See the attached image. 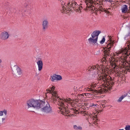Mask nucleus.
<instances>
[{
	"mask_svg": "<svg viewBox=\"0 0 130 130\" xmlns=\"http://www.w3.org/2000/svg\"><path fill=\"white\" fill-rule=\"evenodd\" d=\"M105 1H107V0H105Z\"/></svg>",
	"mask_w": 130,
	"mask_h": 130,
	"instance_id": "63",
	"label": "nucleus"
},
{
	"mask_svg": "<svg viewBox=\"0 0 130 130\" xmlns=\"http://www.w3.org/2000/svg\"><path fill=\"white\" fill-rule=\"evenodd\" d=\"M11 69L12 71V74L14 77L19 76L22 73L21 69L17 66H14Z\"/></svg>",
	"mask_w": 130,
	"mask_h": 130,
	"instance_id": "6",
	"label": "nucleus"
},
{
	"mask_svg": "<svg viewBox=\"0 0 130 130\" xmlns=\"http://www.w3.org/2000/svg\"><path fill=\"white\" fill-rule=\"evenodd\" d=\"M62 2H61V4H62Z\"/></svg>",
	"mask_w": 130,
	"mask_h": 130,
	"instance_id": "62",
	"label": "nucleus"
},
{
	"mask_svg": "<svg viewBox=\"0 0 130 130\" xmlns=\"http://www.w3.org/2000/svg\"><path fill=\"white\" fill-rule=\"evenodd\" d=\"M2 62V60L1 59H0V63H1Z\"/></svg>",
	"mask_w": 130,
	"mask_h": 130,
	"instance_id": "57",
	"label": "nucleus"
},
{
	"mask_svg": "<svg viewBox=\"0 0 130 130\" xmlns=\"http://www.w3.org/2000/svg\"><path fill=\"white\" fill-rule=\"evenodd\" d=\"M104 90H105V91L106 92H107L108 91V89H104V88H103V90L102 89H100V90H93V89L92 90V93H96L97 94L98 93H102L103 92H105V91Z\"/></svg>",
	"mask_w": 130,
	"mask_h": 130,
	"instance_id": "13",
	"label": "nucleus"
},
{
	"mask_svg": "<svg viewBox=\"0 0 130 130\" xmlns=\"http://www.w3.org/2000/svg\"><path fill=\"white\" fill-rule=\"evenodd\" d=\"M9 35L8 32L6 31L2 32L0 35V38L2 40H6L9 38Z\"/></svg>",
	"mask_w": 130,
	"mask_h": 130,
	"instance_id": "10",
	"label": "nucleus"
},
{
	"mask_svg": "<svg viewBox=\"0 0 130 130\" xmlns=\"http://www.w3.org/2000/svg\"><path fill=\"white\" fill-rule=\"evenodd\" d=\"M51 91L52 90H55V87L54 86H53L51 88Z\"/></svg>",
	"mask_w": 130,
	"mask_h": 130,
	"instance_id": "41",
	"label": "nucleus"
},
{
	"mask_svg": "<svg viewBox=\"0 0 130 130\" xmlns=\"http://www.w3.org/2000/svg\"><path fill=\"white\" fill-rule=\"evenodd\" d=\"M101 11L104 12L105 13L109 12V11L106 10V9L105 8H103L102 7Z\"/></svg>",
	"mask_w": 130,
	"mask_h": 130,
	"instance_id": "25",
	"label": "nucleus"
},
{
	"mask_svg": "<svg viewBox=\"0 0 130 130\" xmlns=\"http://www.w3.org/2000/svg\"><path fill=\"white\" fill-rule=\"evenodd\" d=\"M3 113H4V114L5 115H6L7 114V111L6 110L4 109L3 111Z\"/></svg>",
	"mask_w": 130,
	"mask_h": 130,
	"instance_id": "36",
	"label": "nucleus"
},
{
	"mask_svg": "<svg viewBox=\"0 0 130 130\" xmlns=\"http://www.w3.org/2000/svg\"><path fill=\"white\" fill-rule=\"evenodd\" d=\"M128 94V92L126 93V95H122L120 98H119V99L117 101L118 102H120L122 101V100L125 97H126L127 95Z\"/></svg>",
	"mask_w": 130,
	"mask_h": 130,
	"instance_id": "18",
	"label": "nucleus"
},
{
	"mask_svg": "<svg viewBox=\"0 0 130 130\" xmlns=\"http://www.w3.org/2000/svg\"><path fill=\"white\" fill-rule=\"evenodd\" d=\"M127 6L126 5H123L121 8L122 12V13H126V12L128 11Z\"/></svg>",
	"mask_w": 130,
	"mask_h": 130,
	"instance_id": "16",
	"label": "nucleus"
},
{
	"mask_svg": "<svg viewBox=\"0 0 130 130\" xmlns=\"http://www.w3.org/2000/svg\"><path fill=\"white\" fill-rule=\"evenodd\" d=\"M34 100V99H31L27 101L26 103L28 108L33 107Z\"/></svg>",
	"mask_w": 130,
	"mask_h": 130,
	"instance_id": "12",
	"label": "nucleus"
},
{
	"mask_svg": "<svg viewBox=\"0 0 130 130\" xmlns=\"http://www.w3.org/2000/svg\"><path fill=\"white\" fill-rule=\"evenodd\" d=\"M85 93H83L81 95H82V96H84V95H85Z\"/></svg>",
	"mask_w": 130,
	"mask_h": 130,
	"instance_id": "54",
	"label": "nucleus"
},
{
	"mask_svg": "<svg viewBox=\"0 0 130 130\" xmlns=\"http://www.w3.org/2000/svg\"><path fill=\"white\" fill-rule=\"evenodd\" d=\"M52 94L53 96H54V95L55 94H56V92L54 91V90H53L52 91Z\"/></svg>",
	"mask_w": 130,
	"mask_h": 130,
	"instance_id": "35",
	"label": "nucleus"
},
{
	"mask_svg": "<svg viewBox=\"0 0 130 130\" xmlns=\"http://www.w3.org/2000/svg\"><path fill=\"white\" fill-rule=\"evenodd\" d=\"M102 111V110H100V112H101Z\"/></svg>",
	"mask_w": 130,
	"mask_h": 130,
	"instance_id": "60",
	"label": "nucleus"
},
{
	"mask_svg": "<svg viewBox=\"0 0 130 130\" xmlns=\"http://www.w3.org/2000/svg\"><path fill=\"white\" fill-rule=\"evenodd\" d=\"M111 79L110 80V79H109V83H110L109 84H108V83H107V84H106L105 85L107 84V85L108 86V85H110V84H111V85H113L114 84V83L113 82H110V81H111Z\"/></svg>",
	"mask_w": 130,
	"mask_h": 130,
	"instance_id": "30",
	"label": "nucleus"
},
{
	"mask_svg": "<svg viewBox=\"0 0 130 130\" xmlns=\"http://www.w3.org/2000/svg\"><path fill=\"white\" fill-rule=\"evenodd\" d=\"M83 86H82V87H80L79 88V90L81 91L82 90V88H83Z\"/></svg>",
	"mask_w": 130,
	"mask_h": 130,
	"instance_id": "47",
	"label": "nucleus"
},
{
	"mask_svg": "<svg viewBox=\"0 0 130 130\" xmlns=\"http://www.w3.org/2000/svg\"><path fill=\"white\" fill-rule=\"evenodd\" d=\"M107 0V1H108V2H109L110 3H111V2L112 1H111V0Z\"/></svg>",
	"mask_w": 130,
	"mask_h": 130,
	"instance_id": "53",
	"label": "nucleus"
},
{
	"mask_svg": "<svg viewBox=\"0 0 130 130\" xmlns=\"http://www.w3.org/2000/svg\"><path fill=\"white\" fill-rule=\"evenodd\" d=\"M62 79L61 76L60 75L54 74L53 75L51 76L50 79L53 82L56 80H60Z\"/></svg>",
	"mask_w": 130,
	"mask_h": 130,
	"instance_id": "9",
	"label": "nucleus"
},
{
	"mask_svg": "<svg viewBox=\"0 0 130 130\" xmlns=\"http://www.w3.org/2000/svg\"><path fill=\"white\" fill-rule=\"evenodd\" d=\"M111 78V77L109 76H108L107 74H105L102 76H101L99 77V82L100 83H102V82H103L104 83L102 84L104 85V86H105V83H106V84H107V83L109 84V80L110 79V80Z\"/></svg>",
	"mask_w": 130,
	"mask_h": 130,
	"instance_id": "4",
	"label": "nucleus"
},
{
	"mask_svg": "<svg viewBox=\"0 0 130 130\" xmlns=\"http://www.w3.org/2000/svg\"><path fill=\"white\" fill-rule=\"evenodd\" d=\"M119 130H124L123 129H119Z\"/></svg>",
	"mask_w": 130,
	"mask_h": 130,
	"instance_id": "61",
	"label": "nucleus"
},
{
	"mask_svg": "<svg viewBox=\"0 0 130 130\" xmlns=\"http://www.w3.org/2000/svg\"><path fill=\"white\" fill-rule=\"evenodd\" d=\"M101 32V31L99 30H96L92 32L91 35L92 37L88 39V41L90 44L94 45L97 42L98 36Z\"/></svg>",
	"mask_w": 130,
	"mask_h": 130,
	"instance_id": "1",
	"label": "nucleus"
},
{
	"mask_svg": "<svg viewBox=\"0 0 130 130\" xmlns=\"http://www.w3.org/2000/svg\"><path fill=\"white\" fill-rule=\"evenodd\" d=\"M54 97H53V99H54V101H58V99H57V98H55V99H54Z\"/></svg>",
	"mask_w": 130,
	"mask_h": 130,
	"instance_id": "45",
	"label": "nucleus"
},
{
	"mask_svg": "<svg viewBox=\"0 0 130 130\" xmlns=\"http://www.w3.org/2000/svg\"><path fill=\"white\" fill-rule=\"evenodd\" d=\"M62 12H63L64 11H65V10H67V11H68V9H67L66 8H65V7L64 6H63L62 7Z\"/></svg>",
	"mask_w": 130,
	"mask_h": 130,
	"instance_id": "32",
	"label": "nucleus"
},
{
	"mask_svg": "<svg viewBox=\"0 0 130 130\" xmlns=\"http://www.w3.org/2000/svg\"><path fill=\"white\" fill-rule=\"evenodd\" d=\"M114 41H112V40H110V42L109 43L107 44L106 47L104 48V51H103V52L104 53V57L103 58L104 59L105 61H106V58L107 56H110V55L109 54L110 52V49L113 46L114 44Z\"/></svg>",
	"mask_w": 130,
	"mask_h": 130,
	"instance_id": "2",
	"label": "nucleus"
},
{
	"mask_svg": "<svg viewBox=\"0 0 130 130\" xmlns=\"http://www.w3.org/2000/svg\"><path fill=\"white\" fill-rule=\"evenodd\" d=\"M105 38L104 37H103L102 40L100 41V43L101 44H103L105 42Z\"/></svg>",
	"mask_w": 130,
	"mask_h": 130,
	"instance_id": "26",
	"label": "nucleus"
},
{
	"mask_svg": "<svg viewBox=\"0 0 130 130\" xmlns=\"http://www.w3.org/2000/svg\"><path fill=\"white\" fill-rule=\"evenodd\" d=\"M38 67V70L40 71L42 69L43 62L41 60H39L37 62Z\"/></svg>",
	"mask_w": 130,
	"mask_h": 130,
	"instance_id": "15",
	"label": "nucleus"
},
{
	"mask_svg": "<svg viewBox=\"0 0 130 130\" xmlns=\"http://www.w3.org/2000/svg\"><path fill=\"white\" fill-rule=\"evenodd\" d=\"M73 4V3H71L70 4L69 2L67 4V8L68 9V11H69L70 8H71L72 7V4Z\"/></svg>",
	"mask_w": 130,
	"mask_h": 130,
	"instance_id": "19",
	"label": "nucleus"
},
{
	"mask_svg": "<svg viewBox=\"0 0 130 130\" xmlns=\"http://www.w3.org/2000/svg\"><path fill=\"white\" fill-rule=\"evenodd\" d=\"M112 64L113 66H115V67H113L114 68H115L117 66L116 65V63H112Z\"/></svg>",
	"mask_w": 130,
	"mask_h": 130,
	"instance_id": "40",
	"label": "nucleus"
},
{
	"mask_svg": "<svg viewBox=\"0 0 130 130\" xmlns=\"http://www.w3.org/2000/svg\"><path fill=\"white\" fill-rule=\"evenodd\" d=\"M95 118L94 116H93L92 115L90 116L89 118V119L90 118L92 121H93L94 120V118Z\"/></svg>",
	"mask_w": 130,
	"mask_h": 130,
	"instance_id": "33",
	"label": "nucleus"
},
{
	"mask_svg": "<svg viewBox=\"0 0 130 130\" xmlns=\"http://www.w3.org/2000/svg\"><path fill=\"white\" fill-rule=\"evenodd\" d=\"M88 2L90 4V5L91 4L92 9L91 10L92 11H95L96 12L97 11L96 9L95 8V7L94 6L95 4V2H94L92 0H88Z\"/></svg>",
	"mask_w": 130,
	"mask_h": 130,
	"instance_id": "14",
	"label": "nucleus"
},
{
	"mask_svg": "<svg viewBox=\"0 0 130 130\" xmlns=\"http://www.w3.org/2000/svg\"><path fill=\"white\" fill-rule=\"evenodd\" d=\"M46 91H49L50 92H50V93H52V92L51 91V90H50V89H47L46 90Z\"/></svg>",
	"mask_w": 130,
	"mask_h": 130,
	"instance_id": "43",
	"label": "nucleus"
},
{
	"mask_svg": "<svg viewBox=\"0 0 130 130\" xmlns=\"http://www.w3.org/2000/svg\"><path fill=\"white\" fill-rule=\"evenodd\" d=\"M75 115H74V114H72L71 115V116H75Z\"/></svg>",
	"mask_w": 130,
	"mask_h": 130,
	"instance_id": "58",
	"label": "nucleus"
},
{
	"mask_svg": "<svg viewBox=\"0 0 130 130\" xmlns=\"http://www.w3.org/2000/svg\"><path fill=\"white\" fill-rule=\"evenodd\" d=\"M87 89H89V91H92V89L91 88H88Z\"/></svg>",
	"mask_w": 130,
	"mask_h": 130,
	"instance_id": "50",
	"label": "nucleus"
},
{
	"mask_svg": "<svg viewBox=\"0 0 130 130\" xmlns=\"http://www.w3.org/2000/svg\"><path fill=\"white\" fill-rule=\"evenodd\" d=\"M130 13V10H128V11H127L126 13Z\"/></svg>",
	"mask_w": 130,
	"mask_h": 130,
	"instance_id": "48",
	"label": "nucleus"
},
{
	"mask_svg": "<svg viewBox=\"0 0 130 130\" xmlns=\"http://www.w3.org/2000/svg\"><path fill=\"white\" fill-rule=\"evenodd\" d=\"M128 48H129L128 49V51H130V45L128 47Z\"/></svg>",
	"mask_w": 130,
	"mask_h": 130,
	"instance_id": "51",
	"label": "nucleus"
},
{
	"mask_svg": "<svg viewBox=\"0 0 130 130\" xmlns=\"http://www.w3.org/2000/svg\"><path fill=\"white\" fill-rule=\"evenodd\" d=\"M94 115L96 117H95V118H96V122L94 123V124H95V123H96V122H98V121H100V119H99L98 118H97V117H97V115H95V113H94Z\"/></svg>",
	"mask_w": 130,
	"mask_h": 130,
	"instance_id": "29",
	"label": "nucleus"
},
{
	"mask_svg": "<svg viewBox=\"0 0 130 130\" xmlns=\"http://www.w3.org/2000/svg\"><path fill=\"white\" fill-rule=\"evenodd\" d=\"M88 118H89V117H88V118H86V120H88Z\"/></svg>",
	"mask_w": 130,
	"mask_h": 130,
	"instance_id": "56",
	"label": "nucleus"
},
{
	"mask_svg": "<svg viewBox=\"0 0 130 130\" xmlns=\"http://www.w3.org/2000/svg\"><path fill=\"white\" fill-rule=\"evenodd\" d=\"M66 108H63V110H64L65 112L66 113L68 114V113H69L70 112V111L68 109H67L68 107H67V106L65 105Z\"/></svg>",
	"mask_w": 130,
	"mask_h": 130,
	"instance_id": "21",
	"label": "nucleus"
},
{
	"mask_svg": "<svg viewBox=\"0 0 130 130\" xmlns=\"http://www.w3.org/2000/svg\"><path fill=\"white\" fill-rule=\"evenodd\" d=\"M43 101L44 104L42 105V108H41V110L44 113H49L52 112V107L50 106L48 103L46 102H45L44 100Z\"/></svg>",
	"mask_w": 130,
	"mask_h": 130,
	"instance_id": "3",
	"label": "nucleus"
},
{
	"mask_svg": "<svg viewBox=\"0 0 130 130\" xmlns=\"http://www.w3.org/2000/svg\"><path fill=\"white\" fill-rule=\"evenodd\" d=\"M54 97L55 98H57L58 99V100H59V99H60V98H58V96H57V95H56V94H55L54 95Z\"/></svg>",
	"mask_w": 130,
	"mask_h": 130,
	"instance_id": "37",
	"label": "nucleus"
},
{
	"mask_svg": "<svg viewBox=\"0 0 130 130\" xmlns=\"http://www.w3.org/2000/svg\"><path fill=\"white\" fill-rule=\"evenodd\" d=\"M91 67V71H92L94 69H96V66H94L93 65H92Z\"/></svg>",
	"mask_w": 130,
	"mask_h": 130,
	"instance_id": "31",
	"label": "nucleus"
},
{
	"mask_svg": "<svg viewBox=\"0 0 130 130\" xmlns=\"http://www.w3.org/2000/svg\"><path fill=\"white\" fill-rule=\"evenodd\" d=\"M95 66H96V70H98V68H100V66H99V65L96 64Z\"/></svg>",
	"mask_w": 130,
	"mask_h": 130,
	"instance_id": "39",
	"label": "nucleus"
},
{
	"mask_svg": "<svg viewBox=\"0 0 130 130\" xmlns=\"http://www.w3.org/2000/svg\"><path fill=\"white\" fill-rule=\"evenodd\" d=\"M77 3L74 2L73 3V4H72V7L71 8H70V10L69 11H72L75 10V9L76 6V5Z\"/></svg>",
	"mask_w": 130,
	"mask_h": 130,
	"instance_id": "17",
	"label": "nucleus"
},
{
	"mask_svg": "<svg viewBox=\"0 0 130 130\" xmlns=\"http://www.w3.org/2000/svg\"><path fill=\"white\" fill-rule=\"evenodd\" d=\"M7 116H6L5 117V118H2V122L3 123H5V122L4 121V120H6L7 119Z\"/></svg>",
	"mask_w": 130,
	"mask_h": 130,
	"instance_id": "34",
	"label": "nucleus"
},
{
	"mask_svg": "<svg viewBox=\"0 0 130 130\" xmlns=\"http://www.w3.org/2000/svg\"><path fill=\"white\" fill-rule=\"evenodd\" d=\"M85 115H84V116H85Z\"/></svg>",
	"mask_w": 130,
	"mask_h": 130,
	"instance_id": "64",
	"label": "nucleus"
},
{
	"mask_svg": "<svg viewBox=\"0 0 130 130\" xmlns=\"http://www.w3.org/2000/svg\"><path fill=\"white\" fill-rule=\"evenodd\" d=\"M77 87H75V86H74V87L73 88V90H74V91H75L76 90V89H77Z\"/></svg>",
	"mask_w": 130,
	"mask_h": 130,
	"instance_id": "46",
	"label": "nucleus"
},
{
	"mask_svg": "<svg viewBox=\"0 0 130 130\" xmlns=\"http://www.w3.org/2000/svg\"><path fill=\"white\" fill-rule=\"evenodd\" d=\"M87 6L86 7L87 9V10H91L92 8L91 6V4L89 5L88 3L87 4Z\"/></svg>",
	"mask_w": 130,
	"mask_h": 130,
	"instance_id": "23",
	"label": "nucleus"
},
{
	"mask_svg": "<svg viewBox=\"0 0 130 130\" xmlns=\"http://www.w3.org/2000/svg\"><path fill=\"white\" fill-rule=\"evenodd\" d=\"M99 10L101 11V10H102V7H99Z\"/></svg>",
	"mask_w": 130,
	"mask_h": 130,
	"instance_id": "49",
	"label": "nucleus"
},
{
	"mask_svg": "<svg viewBox=\"0 0 130 130\" xmlns=\"http://www.w3.org/2000/svg\"><path fill=\"white\" fill-rule=\"evenodd\" d=\"M44 104L43 101L34 100L33 108L36 109H39L42 108V105Z\"/></svg>",
	"mask_w": 130,
	"mask_h": 130,
	"instance_id": "7",
	"label": "nucleus"
},
{
	"mask_svg": "<svg viewBox=\"0 0 130 130\" xmlns=\"http://www.w3.org/2000/svg\"><path fill=\"white\" fill-rule=\"evenodd\" d=\"M125 56H124V59L126 61V59H127V58L128 56H129V55L130 56V53H129L128 54V52H126L125 53Z\"/></svg>",
	"mask_w": 130,
	"mask_h": 130,
	"instance_id": "22",
	"label": "nucleus"
},
{
	"mask_svg": "<svg viewBox=\"0 0 130 130\" xmlns=\"http://www.w3.org/2000/svg\"><path fill=\"white\" fill-rule=\"evenodd\" d=\"M79 96H80V97L81 98H82L83 96L81 94L79 95Z\"/></svg>",
	"mask_w": 130,
	"mask_h": 130,
	"instance_id": "52",
	"label": "nucleus"
},
{
	"mask_svg": "<svg viewBox=\"0 0 130 130\" xmlns=\"http://www.w3.org/2000/svg\"><path fill=\"white\" fill-rule=\"evenodd\" d=\"M48 24V21L46 19L42 21V30L43 31H45L47 29Z\"/></svg>",
	"mask_w": 130,
	"mask_h": 130,
	"instance_id": "11",
	"label": "nucleus"
},
{
	"mask_svg": "<svg viewBox=\"0 0 130 130\" xmlns=\"http://www.w3.org/2000/svg\"><path fill=\"white\" fill-rule=\"evenodd\" d=\"M125 130H130V125H126L125 128Z\"/></svg>",
	"mask_w": 130,
	"mask_h": 130,
	"instance_id": "27",
	"label": "nucleus"
},
{
	"mask_svg": "<svg viewBox=\"0 0 130 130\" xmlns=\"http://www.w3.org/2000/svg\"><path fill=\"white\" fill-rule=\"evenodd\" d=\"M91 66H90L88 67V69L89 71H91Z\"/></svg>",
	"mask_w": 130,
	"mask_h": 130,
	"instance_id": "44",
	"label": "nucleus"
},
{
	"mask_svg": "<svg viewBox=\"0 0 130 130\" xmlns=\"http://www.w3.org/2000/svg\"><path fill=\"white\" fill-rule=\"evenodd\" d=\"M31 2L30 0H26L24 4V6L26 9L25 10V12L27 13V14L29 15L31 13Z\"/></svg>",
	"mask_w": 130,
	"mask_h": 130,
	"instance_id": "5",
	"label": "nucleus"
},
{
	"mask_svg": "<svg viewBox=\"0 0 130 130\" xmlns=\"http://www.w3.org/2000/svg\"><path fill=\"white\" fill-rule=\"evenodd\" d=\"M71 111H73V112L76 114L77 113V111L75 109H74L73 108H71Z\"/></svg>",
	"mask_w": 130,
	"mask_h": 130,
	"instance_id": "28",
	"label": "nucleus"
},
{
	"mask_svg": "<svg viewBox=\"0 0 130 130\" xmlns=\"http://www.w3.org/2000/svg\"><path fill=\"white\" fill-rule=\"evenodd\" d=\"M59 101L57 103V105H59L60 107H59V109L61 110H63V108H66L65 105H67V102H66V100L65 99L64 100L63 99H60L59 100Z\"/></svg>",
	"mask_w": 130,
	"mask_h": 130,
	"instance_id": "8",
	"label": "nucleus"
},
{
	"mask_svg": "<svg viewBox=\"0 0 130 130\" xmlns=\"http://www.w3.org/2000/svg\"><path fill=\"white\" fill-rule=\"evenodd\" d=\"M93 87L94 88V87H95V86H93ZM92 87H93L92 86Z\"/></svg>",
	"mask_w": 130,
	"mask_h": 130,
	"instance_id": "59",
	"label": "nucleus"
},
{
	"mask_svg": "<svg viewBox=\"0 0 130 130\" xmlns=\"http://www.w3.org/2000/svg\"><path fill=\"white\" fill-rule=\"evenodd\" d=\"M85 104L86 106H87L88 103H85Z\"/></svg>",
	"mask_w": 130,
	"mask_h": 130,
	"instance_id": "55",
	"label": "nucleus"
},
{
	"mask_svg": "<svg viewBox=\"0 0 130 130\" xmlns=\"http://www.w3.org/2000/svg\"><path fill=\"white\" fill-rule=\"evenodd\" d=\"M82 113H83L87 115H88L90 117L92 115V114L91 113H89L88 112L86 111H82Z\"/></svg>",
	"mask_w": 130,
	"mask_h": 130,
	"instance_id": "24",
	"label": "nucleus"
},
{
	"mask_svg": "<svg viewBox=\"0 0 130 130\" xmlns=\"http://www.w3.org/2000/svg\"><path fill=\"white\" fill-rule=\"evenodd\" d=\"M74 128L76 130H82V127L80 126H77L76 125H74L73 126Z\"/></svg>",
	"mask_w": 130,
	"mask_h": 130,
	"instance_id": "20",
	"label": "nucleus"
},
{
	"mask_svg": "<svg viewBox=\"0 0 130 130\" xmlns=\"http://www.w3.org/2000/svg\"><path fill=\"white\" fill-rule=\"evenodd\" d=\"M3 115V111H0V116H2Z\"/></svg>",
	"mask_w": 130,
	"mask_h": 130,
	"instance_id": "42",
	"label": "nucleus"
},
{
	"mask_svg": "<svg viewBox=\"0 0 130 130\" xmlns=\"http://www.w3.org/2000/svg\"><path fill=\"white\" fill-rule=\"evenodd\" d=\"M77 106H78L80 107V106H81L80 104L79 103H76V104Z\"/></svg>",
	"mask_w": 130,
	"mask_h": 130,
	"instance_id": "38",
	"label": "nucleus"
}]
</instances>
